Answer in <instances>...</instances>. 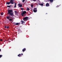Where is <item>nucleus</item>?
Instances as JSON below:
<instances>
[{
  "instance_id": "f257e3e1",
  "label": "nucleus",
  "mask_w": 62,
  "mask_h": 62,
  "mask_svg": "<svg viewBox=\"0 0 62 62\" xmlns=\"http://www.w3.org/2000/svg\"><path fill=\"white\" fill-rule=\"evenodd\" d=\"M13 11L12 10H8V14H9L11 16H13V13H12Z\"/></svg>"
},
{
  "instance_id": "f03ea898",
  "label": "nucleus",
  "mask_w": 62,
  "mask_h": 62,
  "mask_svg": "<svg viewBox=\"0 0 62 62\" xmlns=\"http://www.w3.org/2000/svg\"><path fill=\"white\" fill-rule=\"evenodd\" d=\"M23 20L24 21L26 22V21H27L28 20V17H24V18H23Z\"/></svg>"
},
{
  "instance_id": "7ed1b4c3",
  "label": "nucleus",
  "mask_w": 62,
  "mask_h": 62,
  "mask_svg": "<svg viewBox=\"0 0 62 62\" xmlns=\"http://www.w3.org/2000/svg\"><path fill=\"white\" fill-rule=\"evenodd\" d=\"M26 13V12L25 11H24L23 12V13H21V15L22 16H24V14H25Z\"/></svg>"
},
{
  "instance_id": "20e7f679",
  "label": "nucleus",
  "mask_w": 62,
  "mask_h": 62,
  "mask_svg": "<svg viewBox=\"0 0 62 62\" xmlns=\"http://www.w3.org/2000/svg\"><path fill=\"white\" fill-rule=\"evenodd\" d=\"M14 0H10V3H11V4H14Z\"/></svg>"
},
{
  "instance_id": "39448f33",
  "label": "nucleus",
  "mask_w": 62,
  "mask_h": 62,
  "mask_svg": "<svg viewBox=\"0 0 62 62\" xmlns=\"http://www.w3.org/2000/svg\"><path fill=\"white\" fill-rule=\"evenodd\" d=\"M34 12H37V8H34V10H33Z\"/></svg>"
},
{
  "instance_id": "423d86ee",
  "label": "nucleus",
  "mask_w": 62,
  "mask_h": 62,
  "mask_svg": "<svg viewBox=\"0 0 62 62\" xmlns=\"http://www.w3.org/2000/svg\"><path fill=\"white\" fill-rule=\"evenodd\" d=\"M21 22L22 23L21 24H24V23H25V22H24L23 21H21Z\"/></svg>"
},
{
  "instance_id": "0eeeda50",
  "label": "nucleus",
  "mask_w": 62,
  "mask_h": 62,
  "mask_svg": "<svg viewBox=\"0 0 62 62\" xmlns=\"http://www.w3.org/2000/svg\"><path fill=\"white\" fill-rule=\"evenodd\" d=\"M15 12L16 14V15H18V12L16 11H15Z\"/></svg>"
},
{
  "instance_id": "6e6552de",
  "label": "nucleus",
  "mask_w": 62,
  "mask_h": 62,
  "mask_svg": "<svg viewBox=\"0 0 62 62\" xmlns=\"http://www.w3.org/2000/svg\"><path fill=\"white\" fill-rule=\"evenodd\" d=\"M46 7H49V3H47L46 5Z\"/></svg>"
},
{
  "instance_id": "1a4fd4ad",
  "label": "nucleus",
  "mask_w": 62,
  "mask_h": 62,
  "mask_svg": "<svg viewBox=\"0 0 62 62\" xmlns=\"http://www.w3.org/2000/svg\"><path fill=\"white\" fill-rule=\"evenodd\" d=\"M18 6L19 7H20V8H21V7H22V5L20 4V3H19L18 4Z\"/></svg>"
},
{
  "instance_id": "9d476101",
  "label": "nucleus",
  "mask_w": 62,
  "mask_h": 62,
  "mask_svg": "<svg viewBox=\"0 0 62 62\" xmlns=\"http://www.w3.org/2000/svg\"><path fill=\"white\" fill-rule=\"evenodd\" d=\"M26 48H23V50H22V51L23 52H24L25 51H26Z\"/></svg>"
},
{
  "instance_id": "9b49d317",
  "label": "nucleus",
  "mask_w": 62,
  "mask_h": 62,
  "mask_svg": "<svg viewBox=\"0 0 62 62\" xmlns=\"http://www.w3.org/2000/svg\"><path fill=\"white\" fill-rule=\"evenodd\" d=\"M10 4V3L9 2H6V4H7V5H8L9 4Z\"/></svg>"
},
{
  "instance_id": "f8f14e48",
  "label": "nucleus",
  "mask_w": 62,
  "mask_h": 62,
  "mask_svg": "<svg viewBox=\"0 0 62 62\" xmlns=\"http://www.w3.org/2000/svg\"><path fill=\"white\" fill-rule=\"evenodd\" d=\"M39 5H40V6H43V4H42V3H39Z\"/></svg>"
},
{
  "instance_id": "ddd939ff",
  "label": "nucleus",
  "mask_w": 62,
  "mask_h": 62,
  "mask_svg": "<svg viewBox=\"0 0 62 62\" xmlns=\"http://www.w3.org/2000/svg\"><path fill=\"white\" fill-rule=\"evenodd\" d=\"M22 55L21 54H19L18 55V56H19V57H20V56H21Z\"/></svg>"
},
{
  "instance_id": "4468645a",
  "label": "nucleus",
  "mask_w": 62,
  "mask_h": 62,
  "mask_svg": "<svg viewBox=\"0 0 62 62\" xmlns=\"http://www.w3.org/2000/svg\"><path fill=\"white\" fill-rule=\"evenodd\" d=\"M20 23H16V25H20Z\"/></svg>"
},
{
  "instance_id": "2eb2a0df",
  "label": "nucleus",
  "mask_w": 62,
  "mask_h": 62,
  "mask_svg": "<svg viewBox=\"0 0 62 62\" xmlns=\"http://www.w3.org/2000/svg\"><path fill=\"white\" fill-rule=\"evenodd\" d=\"M49 0L50 1V2L52 3L54 2V0Z\"/></svg>"
},
{
  "instance_id": "dca6fc26",
  "label": "nucleus",
  "mask_w": 62,
  "mask_h": 62,
  "mask_svg": "<svg viewBox=\"0 0 62 62\" xmlns=\"http://www.w3.org/2000/svg\"><path fill=\"white\" fill-rule=\"evenodd\" d=\"M16 4H17V3H16L15 4V6H14V8H15L16 7Z\"/></svg>"
},
{
  "instance_id": "f3484780",
  "label": "nucleus",
  "mask_w": 62,
  "mask_h": 62,
  "mask_svg": "<svg viewBox=\"0 0 62 62\" xmlns=\"http://www.w3.org/2000/svg\"><path fill=\"white\" fill-rule=\"evenodd\" d=\"M31 8H32L33 7V6H34V5L32 4L31 5Z\"/></svg>"
},
{
  "instance_id": "a211bd4d",
  "label": "nucleus",
  "mask_w": 62,
  "mask_h": 62,
  "mask_svg": "<svg viewBox=\"0 0 62 62\" xmlns=\"http://www.w3.org/2000/svg\"><path fill=\"white\" fill-rule=\"evenodd\" d=\"M30 10V9H29L28 8H27V10Z\"/></svg>"
},
{
  "instance_id": "6ab92c4d",
  "label": "nucleus",
  "mask_w": 62,
  "mask_h": 62,
  "mask_svg": "<svg viewBox=\"0 0 62 62\" xmlns=\"http://www.w3.org/2000/svg\"><path fill=\"white\" fill-rule=\"evenodd\" d=\"M12 19H10L9 20V21H12Z\"/></svg>"
},
{
  "instance_id": "aec40b11",
  "label": "nucleus",
  "mask_w": 62,
  "mask_h": 62,
  "mask_svg": "<svg viewBox=\"0 0 62 62\" xmlns=\"http://www.w3.org/2000/svg\"><path fill=\"white\" fill-rule=\"evenodd\" d=\"M7 7H8V8H10V7H11V5H10L9 6H7Z\"/></svg>"
},
{
  "instance_id": "412c9836",
  "label": "nucleus",
  "mask_w": 62,
  "mask_h": 62,
  "mask_svg": "<svg viewBox=\"0 0 62 62\" xmlns=\"http://www.w3.org/2000/svg\"><path fill=\"white\" fill-rule=\"evenodd\" d=\"M7 18L8 19H9V17L8 16H7Z\"/></svg>"
},
{
  "instance_id": "4be33fe9",
  "label": "nucleus",
  "mask_w": 62,
  "mask_h": 62,
  "mask_svg": "<svg viewBox=\"0 0 62 62\" xmlns=\"http://www.w3.org/2000/svg\"><path fill=\"white\" fill-rule=\"evenodd\" d=\"M14 24L15 25H16V23H14Z\"/></svg>"
},
{
  "instance_id": "5701e85b",
  "label": "nucleus",
  "mask_w": 62,
  "mask_h": 62,
  "mask_svg": "<svg viewBox=\"0 0 62 62\" xmlns=\"http://www.w3.org/2000/svg\"><path fill=\"white\" fill-rule=\"evenodd\" d=\"M1 15H3V13H1Z\"/></svg>"
},
{
  "instance_id": "b1692460",
  "label": "nucleus",
  "mask_w": 62,
  "mask_h": 62,
  "mask_svg": "<svg viewBox=\"0 0 62 62\" xmlns=\"http://www.w3.org/2000/svg\"><path fill=\"white\" fill-rule=\"evenodd\" d=\"M21 10H23V8H21Z\"/></svg>"
},
{
  "instance_id": "393cba45",
  "label": "nucleus",
  "mask_w": 62,
  "mask_h": 62,
  "mask_svg": "<svg viewBox=\"0 0 62 62\" xmlns=\"http://www.w3.org/2000/svg\"><path fill=\"white\" fill-rule=\"evenodd\" d=\"M2 57V55H0V58Z\"/></svg>"
},
{
  "instance_id": "a878e982",
  "label": "nucleus",
  "mask_w": 62,
  "mask_h": 62,
  "mask_svg": "<svg viewBox=\"0 0 62 62\" xmlns=\"http://www.w3.org/2000/svg\"><path fill=\"white\" fill-rule=\"evenodd\" d=\"M25 0H23L22 1L23 2H24V1H25Z\"/></svg>"
},
{
  "instance_id": "bb28decb",
  "label": "nucleus",
  "mask_w": 62,
  "mask_h": 62,
  "mask_svg": "<svg viewBox=\"0 0 62 62\" xmlns=\"http://www.w3.org/2000/svg\"><path fill=\"white\" fill-rule=\"evenodd\" d=\"M7 29H8V28H9V27L8 26L7 27Z\"/></svg>"
},
{
  "instance_id": "cd10ccee",
  "label": "nucleus",
  "mask_w": 62,
  "mask_h": 62,
  "mask_svg": "<svg viewBox=\"0 0 62 62\" xmlns=\"http://www.w3.org/2000/svg\"><path fill=\"white\" fill-rule=\"evenodd\" d=\"M0 41H2V40H3L2 39H0Z\"/></svg>"
},
{
  "instance_id": "c85d7f7f",
  "label": "nucleus",
  "mask_w": 62,
  "mask_h": 62,
  "mask_svg": "<svg viewBox=\"0 0 62 62\" xmlns=\"http://www.w3.org/2000/svg\"><path fill=\"white\" fill-rule=\"evenodd\" d=\"M36 0H33V1H34V2H35V1H36Z\"/></svg>"
},
{
  "instance_id": "c756f323",
  "label": "nucleus",
  "mask_w": 62,
  "mask_h": 62,
  "mask_svg": "<svg viewBox=\"0 0 62 62\" xmlns=\"http://www.w3.org/2000/svg\"><path fill=\"white\" fill-rule=\"evenodd\" d=\"M18 31H21V30H20V29L18 30Z\"/></svg>"
},
{
  "instance_id": "7c9ffc66",
  "label": "nucleus",
  "mask_w": 62,
  "mask_h": 62,
  "mask_svg": "<svg viewBox=\"0 0 62 62\" xmlns=\"http://www.w3.org/2000/svg\"><path fill=\"white\" fill-rule=\"evenodd\" d=\"M58 7H59V6H57L56 7V8H58Z\"/></svg>"
},
{
  "instance_id": "2f4dec72",
  "label": "nucleus",
  "mask_w": 62,
  "mask_h": 62,
  "mask_svg": "<svg viewBox=\"0 0 62 62\" xmlns=\"http://www.w3.org/2000/svg\"><path fill=\"white\" fill-rule=\"evenodd\" d=\"M7 28V26H5V28Z\"/></svg>"
},
{
  "instance_id": "473e14b6",
  "label": "nucleus",
  "mask_w": 62,
  "mask_h": 62,
  "mask_svg": "<svg viewBox=\"0 0 62 62\" xmlns=\"http://www.w3.org/2000/svg\"><path fill=\"white\" fill-rule=\"evenodd\" d=\"M0 51H1V49H0Z\"/></svg>"
},
{
  "instance_id": "72a5a7b5",
  "label": "nucleus",
  "mask_w": 62,
  "mask_h": 62,
  "mask_svg": "<svg viewBox=\"0 0 62 62\" xmlns=\"http://www.w3.org/2000/svg\"><path fill=\"white\" fill-rule=\"evenodd\" d=\"M21 54L22 55H23V53Z\"/></svg>"
}]
</instances>
